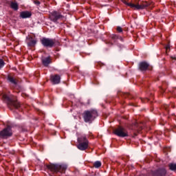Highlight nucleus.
<instances>
[{"instance_id":"obj_1","label":"nucleus","mask_w":176,"mask_h":176,"mask_svg":"<svg viewBox=\"0 0 176 176\" xmlns=\"http://www.w3.org/2000/svg\"><path fill=\"white\" fill-rule=\"evenodd\" d=\"M98 116L97 110L94 109L85 111L83 113V119L85 123H91Z\"/></svg>"},{"instance_id":"obj_6","label":"nucleus","mask_w":176,"mask_h":176,"mask_svg":"<svg viewBox=\"0 0 176 176\" xmlns=\"http://www.w3.org/2000/svg\"><path fill=\"white\" fill-rule=\"evenodd\" d=\"M50 19L54 23H57L58 20H64V16L57 11H54L50 14Z\"/></svg>"},{"instance_id":"obj_17","label":"nucleus","mask_w":176,"mask_h":176,"mask_svg":"<svg viewBox=\"0 0 176 176\" xmlns=\"http://www.w3.org/2000/svg\"><path fill=\"white\" fill-rule=\"evenodd\" d=\"M111 39H112V41L115 43L116 42V41H118V39H119V36H118L116 34H111L110 36Z\"/></svg>"},{"instance_id":"obj_9","label":"nucleus","mask_w":176,"mask_h":176,"mask_svg":"<svg viewBox=\"0 0 176 176\" xmlns=\"http://www.w3.org/2000/svg\"><path fill=\"white\" fill-rule=\"evenodd\" d=\"M10 136H12V129L10 126H7L0 132V137L1 138H8V137Z\"/></svg>"},{"instance_id":"obj_4","label":"nucleus","mask_w":176,"mask_h":176,"mask_svg":"<svg viewBox=\"0 0 176 176\" xmlns=\"http://www.w3.org/2000/svg\"><path fill=\"white\" fill-rule=\"evenodd\" d=\"M78 144L77 145L78 149L80 151H86L89 148V140L86 136H81L78 138Z\"/></svg>"},{"instance_id":"obj_5","label":"nucleus","mask_w":176,"mask_h":176,"mask_svg":"<svg viewBox=\"0 0 176 176\" xmlns=\"http://www.w3.org/2000/svg\"><path fill=\"white\" fill-rule=\"evenodd\" d=\"M67 168L68 166L67 164H50L47 166V168L54 173H57V171H65Z\"/></svg>"},{"instance_id":"obj_14","label":"nucleus","mask_w":176,"mask_h":176,"mask_svg":"<svg viewBox=\"0 0 176 176\" xmlns=\"http://www.w3.org/2000/svg\"><path fill=\"white\" fill-rule=\"evenodd\" d=\"M32 16V14L29 11H23L20 13V17L21 19H28Z\"/></svg>"},{"instance_id":"obj_12","label":"nucleus","mask_w":176,"mask_h":176,"mask_svg":"<svg viewBox=\"0 0 176 176\" xmlns=\"http://www.w3.org/2000/svg\"><path fill=\"white\" fill-rule=\"evenodd\" d=\"M27 43L29 47H34V46L36 45V40L34 39L32 37H30L28 39Z\"/></svg>"},{"instance_id":"obj_28","label":"nucleus","mask_w":176,"mask_h":176,"mask_svg":"<svg viewBox=\"0 0 176 176\" xmlns=\"http://www.w3.org/2000/svg\"><path fill=\"white\" fill-rule=\"evenodd\" d=\"M175 59L176 60V58H175Z\"/></svg>"},{"instance_id":"obj_7","label":"nucleus","mask_w":176,"mask_h":176,"mask_svg":"<svg viewBox=\"0 0 176 176\" xmlns=\"http://www.w3.org/2000/svg\"><path fill=\"white\" fill-rule=\"evenodd\" d=\"M114 134L118 135V137H121L122 138H124V137H129V133L127 131L120 126L114 131Z\"/></svg>"},{"instance_id":"obj_15","label":"nucleus","mask_w":176,"mask_h":176,"mask_svg":"<svg viewBox=\"0 0 176 176\" xmlns=\"http://www.w3.org/2000/svg\"><path fill=\"white\" fill-rule=\"evenodd\" d=\"M10 8L13 9V10H19V4L16 1H11Z\"/></svg>"},{"instance_id":"obj_26","label":"nucleus","mask_w":176,"mask_h":176,"mask_svg":"<svg viewBox=\"0 0 176 176\" xmlns=\"http://www.w3.org/2000/svg\"><path fill=\"white\" fill-rule=\"evenodd\" d=\"M118 39H120L121 41H123V38H122V37H118Z\"/></svg>"},{"instance_id":"obj_18","label":"nucleus","mask_w":176,"mask_h":176,"mask_svg":"<svg viewBox=\"0 0 176 176\" xmlns=\"http://www.w3.org/2000/svg\"><path fill=\"white\" fill-rule=\"evenodd\" d=\"M100 166H101V162L100 161H96L94 163V167H95V168H100Z\"/></svg>"},{"instance_id":"obj_21","label":"nucleus","mask_w":176,"mask_h":176,"mask_svg":"<svg viewBox=\"0 0 176 176\" xmlns=\"http://www.w3.org/2000/svg\"><path fill=\"white\" fill-rule=\"evenodd\" d=\"M117 31L118 32H122L123 30L122 29V28H120V26L117 27Z\"/></svg>"},{"instance_id":"obj_25","label":"nucleus","mask_w":176,"mask_h":176,"mask_svg":"<svg viewBox=\"0 0 176 176\" xmlns=\"http://www.w3.org/2000/svg\"><path fill=\"white\" fill-rule=\"evenodd\" d=\"M146 101H149V99L146 98L144 101H143V102H146Z\"/></svg>"},{"instance_id":"obj_13","label":"nucleus","mask_w":176,"mask_h":176,"mask_svg":"<svg viewBox=\"0 0 176 176\" xmlns=\"http://www.w3.org/2000/svg\"><path fill=\"white\" fill-rule=\"evenodd\" d=\"M148 67H149V64L146 62H142L139 64V69L140 71H146L148 69Z\"/></svg>"},{"instance_id":"obj_2","label":"nucleus","mask_w":176,"mask_h":176,"mask_svg":"<svg viewBox=\"0 0 176 176\" xmlns=\"http://www.w3.org/2000/svg\"><path fill=\"white\" fill-rule=\"evenodd\" d=\"M3 98L4 101H6V102L8 104L10 109H13V108H15V109H19V108H20V103L15 100L13 96H9L6 94H4L3 96Z\"/></svg>"},{"instance_id":"obj_20","label":"nucleus","mask_w":176,"mask_h":176,"mask_svg":"<svg viewBox=\"0 0 176 176\" xmlns=\"http://www.w3.org/2000/svg\"><path fill=\"white\" fill-rule=\"evenodd\" d=\"M5 66V62L3 61V59H0V69L1 68H3Z\"/></svg>"},{"instance_id":"obj_8","label":"nucleus","mask_w":176,"mask_h":176,"mask_svg":"<svg viewBox=\"0 0 176 176\" xmlns=\"http://www.w3.org/2000/svg\"><path fill=\"white\" fill-rule=\"evenodd\" d=\"M41 43L45 47H53L56 43V41L52 38H43Z\"/></svg>"},{"instance_id":"obj_22","label":"nucleus","mask_w":176,"mask_h":176,"mask_svg":"<svg viewBox=\"0 0 176 176\" xmlns=\"http://www.w3.org/2000/svg\"><path fill=\"white\" fill-rule=\"evenodd\" d=\"M34 3H35V5H41V2L38 0H34Z\"/></svg>"},{"instance_id":"obj_19","label":"nucleus","mask_w":176,"mask_h":176,"mask_svg":"<svg viewBox=\"0 0 176 176\" xmlns=\"http://www.w3.org/2000/svg\"><path fill=\"white\" fill-rule=\"evenodd\" d=\"M170 170L172 171H175L176 170V164H170L168 165Z\"/></svg>"},{"instance_id":"obj_24","label":"nucleus","mask_w":176,"mask_h":176,"mask_svg":"<svg viewBox=\"0 0 176 176\" xmlns=\"http://www.w3.org/2000/svg\"><path fill=\"white\" fill-rule=\"evenodd\" d=\"M106 43L107 45H113V43L112 41H107Z\"/></svg>"},{"instance_id":"obj_27","label":"nucleus","mask_w":176,"mask_h":176,"mask_svg":"<svg viewBox=\"0 0 176 176\" xmlns=\"http://www.w3.org/2000/svg\"><path fill=\"white\" fill-rule=\"evenodd\" d=\"M141 176H144V175H141Z\"/></svg>"},{"instance_id":"obj_11","label":"nucleus","mask_w":176,"mask_h":176,"mask_svg":"<svg viewBox=\"0 0 176 176\" xmlns=\"http://www.w3.org/2000/svg\"><path fill=\"white\" fill-rule=\"evenodd\" d=\"M42 63L45 67H49V64H51L52 59L50 58V56L42 58L41 59Z\"/></svg>"},{"instance_id":"obj_23","label":"nucleus","mask_w":176,"mask_h":176,"mask_svg":"<svg viewBox=\"0 0 176 176\" xmlns=\"http://www.w3.org/2000/svg\"><path fill=\"white\" fill-rule=\"evenodd\" d=\"M165 49H166V52H167V50H170V44H168L167 45H166Z\"/></svg>"},{"instance_id":"obj_16","label":"nucleus","mask_w":176,"mask_h":176,"mask_svg":"<svg viewBox=\"0 0 176 176\" xmlns=\"http://www.w3.org/2000/svg\"><path fill=\"white\" fill-rule=\"evenodd\" d=\"M8 79L10 83H12V85H17L16 79H14V78L12 77L11 76H8Z\"/></svg>"},{"instance_id":"obj_10","label":"nucleus","mask_w":176,"mask_h":176,"mask_svg":"<svg viewBox=\"0 0 176 176\" xmlns=\"http://www.w3.org/2000/svg\"><path fill=\"white\" fill-rule=\"evenodd\" d=\"M50 80L53 85H58V83H60V80H61V77L59 75L56 74L51 76Z\"/></svg>"},{"instance_id":"obj_3","label":"nucleus","mask_w":176,"mask_h":176,"mask_svg":"<svg viewBox=\"0 0 176 176\" xmlns=\"http://www.w3.org/2000/svg\"><path fill=\"white\" fill-rule=\"evenodd\" d=\"M123 3L127 6H129V8L134 9L135 10H142V9H145V8H148V6H149V3L146 1H144L140 4H135L134 3H128L127 1H124Z\"/></svg>"}]
</instances>
